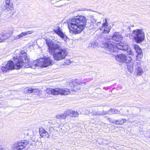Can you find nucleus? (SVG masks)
<instances>
[{
  "label": "nucleus",
  "mask_w": 150,
  "mask_h": 150,
  "mask_svg": "<svg viewBox=\"0 0 150 150\" xmlns=\"http://www.w3.org/2000/svg\"><path fill=\"white\" fill-rule=\"evenodd\" d=\"M108 39L104 44L105 48L108 51V53L118 52V50L127 51L129 50V45L126 42H122L121 41L123 37L119 32H115L112 39Z\"/></svg>",
  "instance_id": "obj_1"
},
{
  "label": "nucleus",
  "mask_w": 150,
  "mask_h": 150,
  "mask_svg": "<svg viewBox=\"0 0 150 150\" xmlns=\"http://www.w3.org/2000/svg\"><path fill=\"white\" fill-rule=\"evenodd\" d=\"M49 52L52 55L54 59L59 61L64 59L67 54L66 50L62 48V43L60 42L52 41L51 39L47 38L45 40Z\"/></svg>",
  "instance_id": "obj_2"
},
{
  "label": "nucleus",
  "mask_w": 150,
  "mask_h": 150,
  "mask_svg": "<svg viewBox=\"0 0 150 150\" xmlns=\"http://www.w3.org/2000/svg\"><path fill=\"white\" fill-rule=\"evenodd\" d=\"M87 20L83 16H75L67 21L68 27L71 33L76 35L80 33L86 26Z\"/></svg>",
  "instance_id": "obj_3"
},
{
  "label": "nucleus",
  "mask_w": 150,
  "mask_h": 150,
  "mask_svg": "<svg viewBox=\"0 0 150 150\" xmlns=\"http://www.w3.org/2000/svg\"><path fill=\"white\" fill-rule=\"evenodd\" d=\"M13 60L17 69L21 68L24 64L25 67L33 68V62L29 61L27 53L24 50H21L20 53L17 55L16 54V57H13Z\"/></svg>",
  "instance_id": "obj_4"
},
{
  "label": "nucleus",
  "mask_w": 150,
  "mask_h": 150,
  "mask_svg": "<svg viewBox=\"0 0 150 150\" xmlns=\"http://www.w3.org/2000/svg\"><path fill=\"white\" fill-rule=\"evenodd\" d=\"M131 35L137 43L142 42L144 40L145 34L142 29H137L134 30Z\"/></svg>",
  "instance_id": "obj_5"
},
{
  "label": "nucleus",
  "mask_w": 150,
  "mask_h": 150,
  "mask_svg": "<svg viewBox=\"0 0 150 150\" xmlns=\"http://www.w3.org/2000/svg\"><path fill=\"white\" fill-rule=\"evenodd\" d=\"M53 61L49 57H47L45 59H40L37 61H33V67L36 66L42 67H47L53 64Z\"/></svg>",
  "instance_id": "obj_6"
},
{
  "label": "nucleus",
  "mask_w": 150,
  "mask_h": 150,
  "mask_svg": "<svg viewBox=\"0 0 150 150\" xmlns=\"http://www.w3.org/2000/svg\"><path fill=\"white\" fill-rule=\"evenodd\" d=\"M107 24L108 23L106 19H105V22L102 24V27L100 28L102 37L103 38L105 39L110 29L109 27H107Z\"/></svg>",
  "instance_id": "obj_7"
},
{
  "label": "nucleus",
  "mask_w": 150,
  "mask_h": 150,
  "mask_svg": "<svg viewBox=\"0 0 150 150\" xmlns=\"http://www.w3.org/2000/svg\"><path fill=\"white\" fill-rule=\"evenodd\" d=\"M115 59L117 62L120 63H128L132 59L130 57H126L124 54H120L117 55L115 57Z\"/></svg>",
  "instance_id": "obj_8"
},
{
  "label": "nucleus",
  "mask_w": 150,
  "mask_h": 150,
  "mask_svg": "<svg viewBox=\"0 0 150 150\" xmlns=\"http://www.w3.org/2000/svg\"><path fill=\"white\" fill-rule=\"evenodd\" d=\"M135 72L137 75L139 76H142L144 73V70L142 67L141 63L136 62L135 64Z\"/></svg>",
  "instance_id": "obj_9"
},
{
  "label": "nucleus",
  "mask_w": 150,
  "mask_h": 150,
  "mask_svg": "<svg viewBox=\"0 0 150 150\" xmlns=\"http://www.w3.org/2000/svg\"><path fill=\"white\" fill-rule=\"evenodd\" d=\"M134 48L137 54L136 57L137 60L139 62L141 61L143 57V53L141 49L137 45H134Z\"/></svg>",
  "instance_id": "obj_10"
},
{
  "label": "nucleus",
  "mask_w": 150,
  "mask_h": 150,
  "mask_svg": "<svg viewBox=\"0 0 150 150\" xmlns=\"http://www.w3.org/2000/svg\"><path fill=\"white\" fill-rule=\"evenodd\" d=\"M28 142L26 140H20L17 143L15 144L16 149L19 148V150H22L25 148L26 145L28 144Z\"/></svg>",
  "instance_id": "obj_11"
},
{
  "label": "nucleus",
  "mask_w": 150,
  "mask_h": 150,
  "mask_svg": "<svg viewBox=\"0 0 150 150\" xmlns=\"http://www.w3.org/2000/svg\"><path fill=\"white\" fill-rule=\"evenodd\" d=\"M4 12H8L10 13V11L12 10L13 8V4L12 3L5 4L3 7Z\"/></svg>",
  "instance_id": "obj_12"
},
{
  "label": "nucleus",
  "mask_w": 150,
  "mask_h": 150,
  "mask_svg": "<svg viewBox=\"0 0 150 150\" xmlns=\"http://www.w3.org/2000/svg\"><path fill=\"white\" fill-rule=\"evenodd\" d=\"M75 81V83H71L70 85L71 87H73L74 88L71 89V90L73 91H76V89H80V85H81L82 83L81 82L78 83L76 81Z\"/></svg>",
  "instance_id": "obj_13"
},
{
  "label": "nucleus",
  "mask_w": 150,
  "mask_h": 150,
  "mask_svg": "<svg viewBox=\"0 0 150 150\" xmlns=\"http://www.w3.org/2000/svg\"><path fill=\"white\" fill-rule=\"evenodd\" d=\"M39 132L40 135L42 137L45 136L47 138L49 137V134L42 127L40 128L39 129Z\"/></svg>",
  "instance_id": "obj_14"
},
{
  "label": "nucleus",
  "mask_w": 150,
  "mask_h": 150,
  "mask_svg": "<svg viewBox=\"0 0 150 150\" xmlns=\"http://www.w3.org/2000/svg\"><path fill=\"white\" fill-rule=\"evenodd\" d=\"M6 65L10 70H13L15 69H17L15 62H14V63L12 60L9 61Z\"/></svg>",
  "instance_id": "obj_15"
},
{
  "label": "nucleus",
  "mask_w": 150,
  "mask_h": 150,
  "mask_svg": "<svg viewBox=\"0 0 150 150\" xmlns=\"http://www.w3.org/2000/svg\"><path fill=\"white\" fill-rule=\"evenodd\" d=\"M62 28L59 25L57 24L56 25L53 31L57 35L59 36L63 33L62 31Z\"/></svg>",
  "instance_id": "obj_16"
},
{
  "label": "nucleus",
  "mask_w": 150,
  "mask_h": 150,
  "mask_svg": "<svg viewBox=\"0 0 150 150\" xmlns=\"http://www.w3.org/2000/svg\"><path fill=\"white\" fill-rule=\"evenodd\" d=\"M27 35H28L26 31H25L21 33L20 34L17 35L15 37H13L11 39L12 41H14L16 40H17V39H18L22 38L23 37L26 36Z\"/></svg>",
  "instance_id": "obj_17"
},
{
  "label": "nucleus",
  "mask_w": 150,
  "mask_h": 150,
  "mask_svg": "<svg viewBox=\"0 0 150 150\" xmlns=\"http://www.w3.org/2000/svg\"><path fill=\"white\" fill-rule=\"evenodd\" d=\"M68 116L67 111H65L63 113L57 115L56 116L57 119H65Z\"/></svg>",
  "instance_id": "obj_18"
},
{
  "label": "nucleus",
  "mask_w": 150,
  "mask_h": 150,
  "mask_svg": "<svg viewBox=\"0 0 150 150\" xmlns=\"http://www.w3.org/2000/svg\"><path fill=\"white\" fill-rule=\"evenodd\" d=\"M67 112L68 116H69L70 117H76L78 116L79 113L76 111L72 110H68Z\"/></svg>",
  "instance_id": "obj_19"
},
{
  "label": "nucleus",
  "mask_w": 150,
  "mask_h": 150,
  "mask_svg": "<svg viewBox=\"0 0 150 150\" xmlns=\"http://www.w3.org/2000/svg\"><path fill=\"white\" fill-rule=\"evenodd\" d=\"M9 37L8 34L6 33H2L0 34V42H3L4 40Z\"/></svg>",
  "instance_id": "obj_20"
},
{
  "label": "nucleus",
  "mask_w": 150,
  "mask_h": 150,
  "mask_svg": "<svg viewBox=\"0 0 150 150\" xmlns=\"http://www.w3.org/2000/svg\"><path fill=\"white\" fill-rule=\"evenodd\" d=\"M126 63L127 64V66L128 71L130 72H132L133 71L134 62L131 60L129 62Z\"/></svg>",
  "instance_id": "obj_21"
},
{
  "label": "nucleus",
  "mask_w": 150,
  "mask_h": 150,
  "mask_svg": "<svg viewBox=\"0 0 150 150\" xmlns=\"http://www.w3.org/2000/svg\"><path fill=\"white\" fill-rule=\"evenodd\" d=\"M70 93L69 90L66 88H61V95H66L69 94Z\"/></svg>",
  "instance_id": "obj_22"
},
{
  "label": "nucleus",
  "mask_w": 150,
  "mask_h": 150,
  "mask_svg": "<svg viewBox=\"0 0 150 150\" xmlns=\"http://www.w3.org/2000/svg\"><path fill=\"white\" fill-rule=\"evenodd\" d=\"M98 45V43L97 42L93 41L89 44L88 47L90 49H93L96 47Z\"/></svg>",
  "instance_id": "obj_23"
},
{
  "label": "nucleus",
  "mask_w": 150,
  "mask_h": 150,
  "mask_svg": "<svg viewBox=\"0 0 150 150\" xmlns=\"http://www.w3.org/2000/svg\"><path fill=\"white\" fill-rule=\"evenodd\" d=\"M120 112L117 109H111L108 110V114H119Z\"/></svg>",
  "instance_id": "obj_24"
},
{
  "label": "nucleus",
  "mask_w": 150,
  "mask_h": 150,
  "mask_svg": "<svg viewBox=\"0 0 150 150\" xmlns=\"http://www.w3.org/2000/svg\"><path fill=\"white\" fill-rule=\"evenodd\" d=\"M61 88H53V95H61Z\"/></svg>",
  "instance_id": "obj_25"
},
{
  "label": "nucleus",
  "mask_w": 150,
  "mask_h": 150,
  "mask_svg": "<svg viewBox=\"0 0 150 150\" xmlns=\"http://www.w3.org/2000/svg\"><path fill=\"white\" fill-rule=\"evenodd\" d=\"M108 119L110 123L114 124L117 125V120H115L113 118L109 117H108Z\"/></svg>",
  "instance_id": "obj_26"
},
{
  "label": "nucleus",
  "mask_w": 150,
  "mask_h": 150,
  "mask_svg": "<svg viewBox=\"0 0 150 150\" xmlns=\"http://www.w3.org/2000/svg\"><path fill=\"white\" fill-rule=\"evenodd\" d=\"M59 36L65 41H67L69 40V39L68 38L67 36L64 33Z\"/></svg>",
  "instance_id": "obj_27"
},
{
  "label": "nucleus",
  "mask_w": 150,
  "mask_h": 150,
  "mask_svg": "<svg viewBox=\"0 0 150 150\" xmlns=\"http://www.w3.org/2000/svg\"><path fill=\"white\" fill-rule=\"evenodd\" d=\"M126 121L125 119H119L117 120V125H122Z\"/></svg>",
  "instance_id": "obj_28"
},
{
  "label": "nucleus",
  "mask_w": 150,
  "mask_h": 150,
  "mask_svg": "<svg viewBox=\"0 0 150 150\" xmlns=\"http://www.w3.org/2000/svg\"><path fill=\"white\" fill-rule=\"evenodd\" d=\"M1 69L2 72H6L8 71L9 70H10L9 69L7 68V67H6L5 65V66H2L1 68Z\"/></svg>",
  "instance_id": "obj_29"
},
{
  "label": "nucleus",
  "mask_w": 150,
  "mask_h": 150,
  "mask_svg": "<svg viewBox=\"0 0 150 150\" xmlns=\"http://www.w3.org/2000/svg\"><path fill=\"white\" fill-rule=\"evenodd\" d=\"M34 90L31 88H27L25 89V93H31L33 92Z\"/></svg>",
  "instance_id": "obj_30"
},
{
  "label": "nucleus",
  "mask_w": 150,
  "mask_h": 150,
  "mask_svg": "<svg viewBox=\"0 0 150 150\" xmlns=\"http://www.w3.org/2000/svg\"><path fill=\"white\" fill-rule=\"evenodd\" d=\"M97 24H101V22H97L96 21L95 23H93V28L95 29H98V27H97L96 25Z\"/></svg>",
  "instance_id": "obj_31"
},
{
  "label": "nucleus",
  "mask_w": 150,
  "mask_h": 150,
  "mask_svg": "<svg viewBox=\"0 0 150 150\" xmlns=\"http://www.w3.org/2000/svg\"><path fill=\"white\" fill-rule=\"evenodd\" d=\"M46 91L48 94H53V88H49L46 89Z\"/></svg>",
  "instance_id": "obj_32"
},
{
  "label": "nucleus",
  "mask_w": 150,
  "mask_h": 150,
  "mask_svg": "<svg viewBox=\"0 0 150 150\" xmlns=\"http://www.w3.org/2000/svg\"><path fill=\"white\" fill-rule=\"evenodd\" d=\"M108 111H103V113H99L98 112H96L95 113H93V114L94 115H100L103 114L104 115H106L107 114H108Z\"/></svg>",
  "instance_id": "obj_33"
},
{
  "label": "nucleus",
  "mask_w": 150,
  "mask_h": 150,
  "mask_svg": "<svg viewBox=\"0 0 150 150\" xmlns=\"http://www.w3.org/2000/svg\"><path fill=\"white\" fill-rule=\"evenodd\" d=\"M52 124L55 125V127H59V125L57 123V122H56L54 121H51Z\"/></svg>",
  "instance_id": "obj_34"
},
{
  "label": "nucleus",
  "mask_w": 150,
  "mask_h": 150,
  "mask_svg": "<svg viewBox=\"0 0 150 150\" xmlns=\"http://www.w3.org/2000/svg\"><path fill=\"white\" fill-rule=\"evenodd\" d=\"M54 129L53 127H49V132L50 134H51L52 132L53 131Z\"/></svg>",
  "instance_id": "obj_35"
},
{
  "label": "nucleus",
  "mask_w": 150,
  "mask_h": 150,
  "mask_svg": "<svg viewBox=\"0 0 150 150\" xmlns=\"http://www.w3.org/2000/svg\"><path fill=\"white\" fill-rule=\"evenodd\" d=\"M34 31L32 30V31H29V30H28L26 31V32L27 33V35L28 34H30L33 33L34 32Z\"/></svg>",
  "instance_id": "obj_36"
},
{
  "label": "nucleus",
  "mask_w": 150,
  "mask_h": 150,
  "mask_svg": "<svg viewBox=\"0 0 150 150\" xmlns=\"http://www.w3.org/2000/svg\"><path fill=\"white\" fill-rule=\"evenodd\" d=\"M67 62H64L65 64L67 65H68L69 64H70V60L69 59H68L67 60Z\"/></svg>",
  "instance_id": "obj_37"
},
{
  "label": "nucleus",
  "mask_w": 150,
  "mask_h": 150,
  "mask_svg": "<svg viewBox=\"0 0 150 150\" xmlns=\"http://www.w3.org/2000/svg\"><path fill=\"white\" fill-rule=\"evenodd\" d=\"M11 0H5V4L11 3L10 2V1Z\"/></svg>",
  "instance_id": "obj_38"
},
{
  "label": "nucleus",
  "mask_w": 150,
  "mask_h": 150,
  "mask_svg": "<svg viewBox=\"0 0 150 150\" xmlns=\"http://www.w3.org/2000/svg\"><path fill=\"white\" fill-rule=\"evenodd\" d=\"M100 25V24H97L96 25L97 27H98V28L99 27V26Z\"/></svg>",
  "instance_id": "obj_39"
},
{
  "label": "nucleus",
  "mask_w": 150,
  "mask_h": 150,
  "mask_svg": "<svg viewBox=\"0 0 150 150\" xmlns=\"http://www.w3.org/2000/svg\"><path fill=\"white\" fill-rule=\"evenodd\" d=\"M129 51H130V53H129V54H131V53H132V52H131V50H129Z\"/></svg>",
  "instance_id": "obj_40"
},
{
  "label": "nucleus",
  "mask_w": 150,
  "mask_h": 150,
  "mask_svg": "<svg viewBox=\"0 0 150 150\" xmlns=\"http://www.w3.org/2000/svg\"><path fill=\"white\" fill-rule=\"evenodd\" d=\"M61 0H59V1H61Z\"/></svg>",
  "instance_id": "obj_41"
}]
</instances>
